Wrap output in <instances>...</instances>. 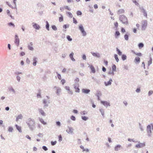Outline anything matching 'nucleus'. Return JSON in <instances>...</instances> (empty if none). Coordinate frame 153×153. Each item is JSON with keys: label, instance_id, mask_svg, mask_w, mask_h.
Masks as SVG:
<instances>
[{"label": "nucleus", "instance_id": "obj_1", "mask_svg": "<svg viewBox=\"0 0 153 153\" xmlns=\"http://www.w3.org/2000/svg\"><path fill=\"white\" fill-rule=\"evenodd\" d=\"M27 123L31 130H33L35 128V123L33 120H32L30 118L27 120Z\"/></svg>", "mask_w": 153, "mask_h": 153}, {"label": "nucleus", "instance_id": "obj_2", "mask_svg": "<svg viewBox=\"0 0 153 153\" xmlns=\"http://www.w3.org/2000/svg\"><path fill=\"white\" fill-rule=\"evenodd\" d=\"M120 20L124 24H127L128 21L127 18L123 15H121L120 18Z\"/></svg>", "mask_w": 153, "mask_h": 153}, {"label": "nucleus", "instance_id": "obj_3", "mask_svg": "<svg viewBox=\"0 0 153 153\" xmlns=\"http://www.w3.org/2000/svg\"><path fill=\"white\" fill-rule=\"evenodd\" d=\"M79 29L81 31L82 33L83 36H85L86 35V33L85 32V31L84 29L83 28V26L82 25H80L79 27Z\"/></svg>", "mask_w": 153, "mask_h": 153}, {"label": "nucleus", "instance_id": "obj_4", "mask_svg": "<svg viewBox=\"0 0 153 153\" xmlns=\"http://www.w3.org/2000/svg\"><path fill=\"white\" fill-rule=\"evenodd\" d=\"M15 43L17 46H19V40L17 35H16L15 36Z\"/></svg>", "mask_w": 153, "mask_h": 153}, {"label": "nucleus", "instance_id": "obj_5", "mask_svg": "<svg viewBox=\"0 0 153 153\" xmlns=\"http://www.w3.org/2000/svg\"><path fill=\"white\" fill-rule=\"evenodd\" d=\"M142 28L143 29H145L147 26V22L146 20H143L142 22Z\"/></svg>", "mask_w": 153, "mask_h": 153}, {"label": "nucleus", "instance_id": "obj_6", "mask_svg": "<svg viewBox=\"0 0 153 153\" xmlns=\"http://www.w3.org/2000/svg\"><path fill=\"white\" fill-rule=\"evenodd\" d=\"M65 88L68 91V93L70 94H73V92L72 91L70 90V87L68 86H65Z\"/></svg>", "mask_w": 153, "mask_h": 153}, {"label": "nucleus", "instance_id": "obj_7", "mask_svg": "<svg viewBox=\"0 0 153 153\" xmlns=\"http://www.w3.org/2000/svg\"><path fill=\"white\" fill-rule=\"evenodd\" d=\"M145 144L144 143H139L136 145V147L137 148H140L145 146Z\"/></svg>", "mask_w": 153, "mask_h": 153}, {"label": "nucleus", "instance_id": "obj_8", "mask_svg": "<svg viewBox=\"0 0 153 153\" xmlns=\"http://www.w3.org/2000/svg\"><path fill=\"white\" fill-rule=\"evenodd\" d=\"M33 27L34 28L37 30L39 29L40 27L38 25L34 23H33Z\"/></svg>", "mask_w": 153, "mask_h": 153}, {"label": "nucleus", "instance_id": "obj_9", "mask_svg": "<svg viewBox=\"0 0 153 153\" xmlns=\"http://www.w3.org/2000/svg\"><path fill=\"white\" fill-rule=\"evenodd\" d=\"M89 67H90V69H91V72L93 73H94L95 72V70L94 68V67L92 65H90Z\"/></svg>", "mask_w": 153, "mask_h": 153}, {"label": "nucleus", "instance_id": "obj_10", "mask_svg": "<svg viewBox=\"0 0 153 153\" xmlns=\"http://www.w3.org/2000/svg\"><path fill=\"white\" fill-rule=\"evenodd\" d=\"M82 92L85 94H88L89 93L90 91L89 89H82Z\"/></svg>", "mask_w": 153, "mask_h": 153}, {"label": "nucleus", "instance_id": "obj_11", "mask_svg": "<svg viewBox=\"0 0 153 153\" xmlns=\"http://www.w3.org/2000/svg\"><path fill=\"white\" fill-rule=\"evenodd\" d=\"M74 88L75 89V91L76 92H79V85H76L74 86Z\"/></svg>", "mask_w": 153, "mask_h": 153}, {"label": "nucleus", "instance_id": "obj_12", "mask_svg": "<svg viewBox=\"0 0 153 153\" xmlns=\"http://www.w3.org/2000/svg\"><path fill=\"white\" fill-rule=\"evenodd\" d=\"M112 81V79H110L109 81L105 82V85L106 86H108V85H111V82Z\"/></svg>", "mask_w": 153, "mask_h": 153}, {"label": "nucleus", "instance_id": "obj_13", "mask_svg": "<svg viewBox=\"0 0 153 153\" xmlns=\"http://www.w3.org/2000/svg\"><path fill=\"white\" fill-rule=\"evenodd\" d=\"M121 146L120 145H117L115 147L114 149L116 151L119 150L121 148Z\"/></svg>", "mask_w": 153, "mask_h": 153}, {"label": "nucleus", "instance_id": "obj_14", "mask_svg": "<svg viewBox=\"0 0 153 153\" xmlns=\"http://www.w3.org/2000/svg\"><path fill=\"white\" fill-rule=\"evenodd\" d=\"M101 103L105 106H110L109 103L106 101H101Z\"/></svg>", "mask_w": 153, "mask_h": 153}, {"label": "nucleus", "instance_id": "obj_15", "mask_svg": "<svg viewBox=\"0 0 153 153\" xmlns=\"http://www.w3.org/2000/svg\"><path fill=\"white\" fill-rule=\"evenodd\" d=\"M15 126L17 129L19 131V132H22V131L21 130V127L18 126L17 125H16Z\"/></svg>", "mask_w": 153, "mask_h": 153}, {"label": "nucleus", "instance_id": "obj_16", "mask_svg": "<svg viewBox=\"0 0 153 153\" xmlns=\"http://www.w3.org/2000/svg\"><path fill=\"white\" fill-rule=\"evenodd\" d=\"M74 53L73 52H72L70 54V57L71 58V59L73 61H74L75 60L74 58H73V55H74Z\"/></svg>", "mask_w": 153, "mask_h": 153}, {"label": "nucleus", "instance_id": "obj_17", "mask_svg": "<svg viewBox=\"0 0 153 153\" xmlns=\"http://www.w3.org/2000/svg\"><path fill=\"white\" fill-rule=\"evenodd\" d=\"M22 116L21 114L19 115L16 118V121H18L19 119H22Z\"/></svg>", "mask_w": 153, "mask_h": 153}, {"label": "nucleus", "instance_id": "obj_18", "mask_svg": "<svg viewBox=\"0 0 153 153\" xmlns=\"http://www.w3.org/2000/svg\"><path fill=\"white\" fill-rule=\"evenodd\" d=\"M39 112L43 116H45V113L44 111L41 109H39Z\"/></svg>", "mask_w": 153, "mask_h": 153}, {"label": "nucleus", "instance_id": "obj_19", "mask_svg": "<svg viewBox=\"0 0 153 153\" xmlns=\"http://www.w3.org/2000/svg\"><path fill=\"white\" fill-rule=\"evenodd\" d=\"M147 131L148 132H149L150 133H151V126L149 125L147 126Z\"/></svg>", "mask_w": 153, "mask_h": 153}, {"label": "nucleus", "instance_id": "obj_20", "mask_svg": "<svg viewBox=\"0 0 153 153\" xmlns=\"http://www.w3.org/2000/svg\"><path fill=\"white\" fill-rule=\"evenodd\" d=\"M33 65L34 66L36 65V63L37 62L36 58H35V57L33 59Z\"/></svg>", "mask_w": 153, "mask_h": 153}, {"label": "nucleus", "instance_id": "obj_21", "mask_svg": "<svg viewBox=\"0 0 153 153\" xmlns=\"http://www.w3.org/2000/svg\"><path fill=\"white\" fill-rule=\"evenodd\" d=\"M143 12L144 16H145L146 18H147V14L146 11L144 10H143Z\"/></svg>", "mask_w": 153, "mask_h": 153}, {"label": "nucleus", "instance_id": "obj_22", "mask_svg": "<svg viewBox=\"0 0 153 153\" xmlns=\"http://www.w3.org/2000/svg\"><path fill=\"white\" fill-rule=\"evenodd\" d=\"M92 55L94 56H96L97 57H100L99 54H97V53H92Z\"/></svg>", "mask_w": 153, "mask_h": 153}, {"label": "nucleus", "instance_id": "obj_23", "mask_svg": "<svg viewBox=\"0 0 153 153\" xmlns=\"http://www.w3.org/2000/svg\"><path fill=\"white\" fill-rule=\"evenodd\" d=\"M138 46L140 48H141L144 46V45L143 43H141L138 44Z\"/></svg>", "mask_w": 153, "mask_h": 153}, {"label": "nucleus", "instance_id": "obj_24", "mask_svg": "<svg viewBox=\"0 0 153 153\" xmlns=\"http://www.w3.org/2000/svg\"><path fill=\"white\" fill-rule=\"evenodd\" d=\"M120 34V32L118 31H117L116 32L115 34V36L116 38H117V36H119Z\"/></svg>", "mask_w": 153, "mask_h": 153}, {"label": "nucleus", "instance_id": "obj_25", "mask_svg": "<svg viewBox=\"0 0 153 153\" xmlns=\"http://www.w3.org/2000/svg\"><path fill=\"white\" fill-rule=\"evenodd\" d=\"M47 101L45 100H44L43 101V103L44 104H45V107L46 106H48L47 104Z\"/></svg>", "mask_w": 153, "mask_h": 153}, {"label": "nucleus", "instance_id": "obj_26", "mask_svg": "<svg viewBox=\"0 0 153 153\" xmlns=\"http://www.w3.org/2000/svg\"><path fill=\"white\" fill-rule=\"evenodd\" d=\"M140 58L138 57H136L135 59V61L138 62H140Z\"/></svg>", "mask_w": 153, "mask_h": 153}, {"label": "nucleus", "instance_id": "obj_27", "mask_svg": "<svg viewBox=\"0 0 153 153\" xmlns=\"http://www.w3.org/2000/svg\"><path fill=\"white\" fill-rule=\"evenodd\" d=\"M82 118L83 120L86 121L88 119V117L85 116H82Z\"/></svg>", "mask_w": 153, "mask_h": 153}, {"label": "nucleus", "instance_id": "obj_28", "mask_svg": "<svg viewBox=\"0 0 153 153\" xmlns=\"http://www.w3.org/2000/svg\"><path fill=\"white\" fill-rule=\"evenodd\" d=\"M61 16L59 18V22H61L63 21V19L62 16L61 15Z\"/></svg>", "mask_w": 153, "mask_h": 153}, {"label": "nucleus", "instance_id": "obj_29", "mask_svg": "<svg viewBox=\"0 0 153 153\" xmlns=\"http://www.w3.org/2000/svg\"><path fill=\"white\" fill-rule=\"evenodd\" d=\"M46 28L48 30H49V24L48 21H46Z\"/></svg>", "mask_w": 153, "mask_h": 153}, {"label": "nucleus", "instance_id": "obj_30", "mask_svg": "<svg viewBox=\"0 0 153 153\" xmlns=\"http://www.w3.org/2000/svg\"><path fill=\"white\" fill-rule=\"evenodd\" d=\"M61 92V89L60 88H58L57 89L56 93L58 94H59V93Z\"/></svg>", "mask_w": 153, "mask_h": 153}, {"label": "nucleus", "instance_id": "obj_31", "mask_svg": "<svg viewBox=\"0 0 153 153\" xmlns=\"http://www.w3.org/2000/svg\"><path fill=\"white\" fill-rule=\"evenodd\" d=\"M122 59L123 60H124L126 59V55H123L122 56Z\"/></svg>", "mask_w": 153, "mask_h": 153}, {"label": "nucleus", "instance_id": "obj_32", "mask_svg": "<svg viewBox=\"0 0 153 153\" xmlns=\"http://www.w3.org/2000/svg\"><path fill=\"white\" fill-rule=\"evenodd\" d=\"M40 122L44 125L46 124V123L43 120V119L41 118L40 119Z\"/></svg>", "mask_w": 153, "mask_h": 153}, {"label": "nucleus", "instance_id": "obj_33", "mask_svg": "<svg viewBox=\"0 0 153 153\" xmlns=\"http://www.w3.org/2000/svg\"><path fill=\"white\" fill-rule=\"evenodd\" d=\"M117 51L118 52V54L120 56L122 55V52L120 51V50L117 48Z\"/></svg>", "mask_w": 153, "mask_h": 153}, {"label": "nucleus", "instance_id": "obj_34", "mask_svg": "<svg viewBox=\"0 0 153 153\" xmlns=\"http://www.w3.org/2000/svg\"><path fill=\"white\" fill-rule=\"evenodd\" d=\"M116 69V66L115 65H113L112 66V70L113 71H115Z\"/></svg>", "mask_w": 153, "mask_h": 153}, {"label": "nucleus", "instance_id": "obj_35", "mask_svg": "<svg viewBox=\"0 0 153 153\" xmlns=\"http://www.w3.org/2000/svg\"><path fill=\"white\" fill-rule=\"evenodd\" d=\"M114 57L117 62H118L119 61V59L118 58L117 55V54L114 55Z\"/></svg>", "mask_w": 153, "mask_h": 153}, {"label": "nucleus", "instance_id": "obj_36", "mask_svg": "<svg viewBox=\"0 0 153 153\" xmlns=\"http://www.w3.org/2000/svg\"><path fill=\"white\" fill-rule=\"evenodd\" d=\"M67 38L68 40L69 41H72V39L71 38L70 36L69 35L67 36Z\"/></svg>", "mask_w": 153, "mask_h": 153}, {"label": "nucleus", "instance_id": "obj_37", "mask_svg": "<svg viewBox=\"0 0 153 153\" xmlns=\"http://www.w3.org/2000/svg\"><path fill=\"white\" fill-rule=\"evenodd\" d=\"M13 130V128L12 127H10L8 128V130L9 132H12Z\"/></svg>", "mask_w": 153, "mask_h": 153}, {"label": "nucleus", "instance_id": "obj_38", "mask_svg": "<svg viewBox=\"0 0 153 153\" xmlns=\"http://www.w3.org/2000/svg\"><path fill=\"white\" fill-rule=\"evenodd\" d=\"M67 131L68 133H71L72 132V129L71 128H69L67 130Z\"/></svg>", "mask_w": 153, "mask_h": 153}, {"label": "nucleus", "instance_id": "obj_39", "mask_svg": "<svg viewBox=\"0 0 153 153\" xmlns=\"http://www.w3.org/2000/svg\"><path fill=\"white\" fill-rule=\"evenodd\" d=\"M76 13H77V15L78 16L81 15H82V14L81 12L80 11H78Z\"/></svg>", "mask_w": 153, "mask_h": 153}, {"label": "nucleus", "instance_id": "obj_40", "mask_svg": "<svg viewBox=\"0 0 153 153\" xmlns=\"http://www.w3.org/2000/svg\"><path fill=\"white\" fill-rule=\"evenodd\" d=\"M152 59L151 58L150 60H149L148 62V65H150V64H152Z\"/></svg>", "mask_w": 153, "mask_h": 153}, {"label": "nucleus", "instance_id": "obj_41", "mask_svg": "<svg viewBox=\"0 0 153 153\" xmlns=\"http://www.w3.org/2000/svg\"><path fill=\"white\" fill-rule=\"evenodd\" d=\"M100 111L101 112L102 114V116H103L104 114V113L103 110L101 109H100Z\"/></svg>", "mask_w": 153, "mask_h": 153}, {"label": "nucleus", "instance_id": "obj_42", "mask_svg": "<svg viewBox=\"0 0 153 153\" xmlns=\"http://www.w3.org/2000/svg\"><path fill=\"white\" fill-rule=\"evenodd\" d=\"M124 38L125 40H128V36L126 34L124 36Z\"/></svg>", "mask_w": 153, "mask_h": 153}, {"label": "nucleus", "instance_id": "obj_43", "mask_svg": "<svg viewBox=\"0 0 153 153\" xmlns=\"http://www.w3.org/2000/svg\"><path fill=\"white\" fill-rule=\"evenodd\" d=\"M52 28L54 30H57V28L55 25H53L52 26Z\"/></svg>", "mask_w": 153, "mask_h": 153}, {"label": "nucleus", "instance_id": "obj_44", "mask_svg": "<svg viewBox=\"0 0 153 153\" xmlns=\"http://www.w3.org/2000/svg\"><path fill=\"white\" fill-rule=\"evenodd\" d=\"M51 144L52 146H53L56 144V141H55L54 142L51 141Z\"/></svg>", "mask_w": 153, "mask_h": 153}, {"label": "nucleus", "instance_id": "obj_45", "mask_svg": "<svg viewBox=\"0 0 153 153\" xmlns=\"http://www.w3.org/2000/svg\"><path fill=\"white\" fill-rule=\"evenodd\" d=\"M61 82L63 85L65 82V80L64 79H62L61 80Z\"/></svg>", "mask_w": 153, "mask_h": 153}, {"label": "nucleus", "instance_id": "obj_46", "mask_svg": "<svg viewBox=\"0 0 153 153\" xmlns=\"http://www.w3.org/2000/svg\"><path fill=\"white\" fill-rule=\"evenodd\" d=\"M73 21L74 23L76 24L77 23V21L74 18H73Z\"/></svg>", "mask_w": 153, "mask_h": 153}, {"label": "nucleus", "instance_id": "obj_47", "mask_svg": "<svg viewBox=\"0 0 153 153\" xmlns=\"http://www.w3.org/2000/svg\"><path fill=\"white\" fill-rule=\"evenodd\" d=\"M134 53L137 56H141L142 55V54L140 53Z\"/></svg>", "mask_w": 153, "mask_h": 153}, {"label": "nucleus", "instance_id": "obj_48", "mask_svg": "<svg viewBox=\"0 0 153 153\" xmlns=\"http://www.w3.org/2000/svg\"><path fill=\"white\" fill-rule=\"evenodd\" d=\"M76 83L78 82L79 81V79L78 78H76L74 80Z\"/></svg>", "mask_w": 153, "mask_h": 153}, {"label": "nucleus", "instance_id": "obj_49", "mask_svg": "<svg viewBox=\"0 0 153 153\" xmlns=\"http://www.w3.org/2000/svg\"><path fill=\"white\" fill-rule=\"evenodd\" d=\"M59 141H61L62 140V138L61 135H59Z\"/></svg>", "mask_w": 153, "mask_h": 153}, {"label": "nucleus", "instance_id": "obj_50", "mask_svg": "<svg viewBox=\"0 0 153 153\" xmlns=\"http://www.w3.org/2000/svg\"><path fill=\"white\" fill-rule=\"evenodd\" d=\"M71 119L73 120H76V118L74 116H72L71 117Z\"/></svg>", "mask_w": 153, "mask_h": 153}, {"label": "nucleus", "instance_id": "obj_51", "mask_svg": "<svg viewBox=\"0 0 153 153\" xmlns=\"http://www.w3.org/2000/svg\"><path fill=\"white\" fill-rule=\"evenodd\" d=\"M114 25L115 26V27H116V28H117L118 26V23H117V22H116L114 23Z\"/></svg>", "mask_w": 153, "mask_h": 153}, {"label": "nucleus", "instance_id": "obj_52", "mask_svg": "<svg viewBox=\"0 0 153 153\" xmlns=\"http://www.w3.org/2000/svg\"><path fill=\"white\" fill-rule=\"evenodd\" d=\"M68 16L69 17H70L71 18L72 17L73 15L70 12H68Z\"/></svg>", "mask_w": 153, "mask_h": 153}, {"label": "nucleus", "instance_id": "obj_53", "mask_svg": "<svg viewBox=\"0 0 153 153\" xmlns=\"http://www.w3.org/2000/svg\"><path fill=\"white\" fill-rule=\"evenodd\" d=\"M42 149L45 151H47L48 150V149L45 146H43L42 147Z\"/></svg>", "mask_w": 153, "mask_h": 153}, {"label": "nucleus", "instance_id": "obj_54", "mask_svg": "<svg viewBox=\"0 0 153 153\" xmlns=\"http://www.w3.org/2000/svg\"><path fill=\"white\" fill-rule=\"evenodd\" d=\"M57 77L59 79L61 80V77L60 74H57Z\"/></svg>", "mask_w": 153, "mask_h": 153}, {"label": "nucleus", "instance_id": "obj_55", "mask_svg": "<svg viewBox=\"0 0 153 153\" xmlns=\"http://www.w3.org/2000/svg\"><path fill=\"white\" fill-rule=\"evenodd\" d=\"M153 93V91H149V96Z\"/></svg>", "mask_w": 153, "mask_h": 153}, {"label": "nucleus", "instance_id": "obj_56", "mask_svg": "<svg viewBox=\"0 0 153 153\" xmlns=\"http://www.w3.org/2000/svg\"><path fill=\"white\" fill-rule=\"evenodd\" d=\"M28 48L29 50H33V48L32 47L30 46H28Z\"/></svg>", "mask_w": 153, "mask_h": 153}, {"label": "nucleus", "instance_id": "obj_57", "mask_svg": "<svg viewBox=\"0 0 153 153\" xmlns=\"http://www.w3.org/2000/svg\"><path fill=\"white\" fill-rule=\"evenodd\" d=\"M26 61L27 63L28 64H29L30 62V60L28 58L27 59Z\"/></svg>", "mask_w": 153, "mask_h": 153}, {"label": "nucleus", "instance_id": "obj_58", "mask_svg": "<svg viewBox=\"0 0 153 153\" xmlns=\"http://www.w3.org/2000/svg\"><path fill=\"white\" fill-rule=\"evenodd\" d=\"M121 31L122 33H124L125 32V29L123 28H121Z\"/></svg>", "mask_w": 153, "mask_h": 153}, {"label": "nucleus", "instance_id": "obj_59", "mask_svg": "<svg viewBox=\"0 0 153 153\" xmlns=\"http://www.w3.org/2000/svg\"><path fill=\"white\" fill-rule=\"evenodd\" d=\"M82 58L84 60H85L86 59V56L85 55H83L82 56Z\"/></svg>", "mask_w": 153, "mask_h": 153}, {"label": "nucleus", "instance_id": "obj_60", "mask_svg": "<svg viewBox=\"0 0 153 153\" xmlns=\"http://www.w3.org/2000/svg\"><path fill=\"white\" fill-rule=\"evenodd\" d=\"M104 62L106 65L107 66L108 65V62L107 61L105 60L104 61Z\"/></svg>", "mask_w": 153, "mask_h": 153}, {"label": "nucleus", "instance_id": "obj_61", "mask_svg": "<svg viewBox=\"0 0 153 153\" xmlns=\"http://www.w3.org/2000/svg\"><path fill=\"white\" fill-rule=\"evenodd\" d=\"M25 55V53L23 52H22L20 53V55L22 56H23Z\"/></svg>", "mask_w": 153, "mask_h": 153}, {"label": "nucleus", "instance_id": "obj_62", "mask_svg": "<svg viewBox=\"0 0 153 153\" xmlns=\"http://www.w3.org/2000/svg\"><path fill=\"white\" fill-rule=\"evenodd\" d=\"M140 88H137L136 90V92H137V93L139 92H140Z\"/></svg>", "mask_w": 153, "mask_h": 153}, {"label": "nucleus", "instance_id": "obj_63", "mask_svg": "<svg viewBox=\"0 0 153 153\" xmlns=\"http://www.w3.org/2000/svg\"><path fill=\"white\" fill-rule=\"evenodd\" d=\"M26 137L28 139H29L30 140H31V138L29 137V136L28 135H27L26 136Z\"/></svg>", "mask_w": 153, "mask_h": 153}, {"label": "nucleus", "instance_id": "obj_64", "mask_svg": "<svg viewBox=\"0 0 153 153\" xmlns=\"http://www.w3.org/2000/svg\"><path fill=\"white\" fill-rule=\"evenodd\" d=\"M73 112L74 113L77 114L78 113V111L77 110H74L73 111Z\"/></svg>", "mask_w": 153, "mask_h": 153}]
</instances>
